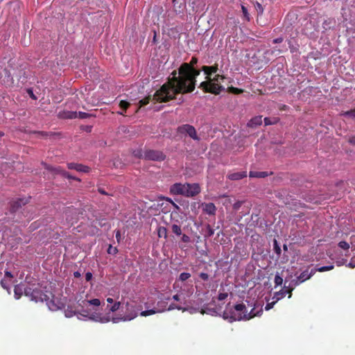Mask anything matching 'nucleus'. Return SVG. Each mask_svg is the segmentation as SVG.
Instances as JSON below:
<instances>
[{
	"label": "nucleus",
	"mask_w": 355,
	"mask_h": 355,
	"mask_svg": "<svg viewBox=\"0 0 355 355\" xmlns=\"http://www.w3.org/2000/svg\"><path fill=\"white\" fill-rule=\"evenodd\" d=\"M197 62V58H193L190 63H183L179 68L178 76L176 71H173L172 78L155 92L153 100L166 102L173 98L176 94L192 92L195 89L196 78L200 74V71L193 67Z\"/></svg>",
	"instance_id": "obj_1"
},
{
	"label": "nucleus",
	"mask_w": 355,
	"mask_h": 355,
	"mask_svg": "<svg viewBox=\"0 0 355 355\" xmlns=\"http://www.w3.org/2000/svg\"><path fill=\"white\" fill-rule=\"evenodd\" d=\"M202 71L207 75V80L200 83V87L205 92H211L214 94H218L221 91L225 90V87L221 85V82L225 79L224 76L216 75L214 78L210 76L218 71V65L204 66Z\"/></svg>",
	"instance_id": "obj_2"
},
{
	"label": "nucleus",
	"mask_w": 355,
	"mask_h": 355,
	"mask_svg": "<svg viewBox=\"0 0 355 355\" xmlns=\"http://www.w3.org/2000/svg\"><path fill=\"white\" fill-rule=\"evenodd\" d=\"M24 295L30 297L31 300L37 302H48L49 296L44 293L41 288L40 284L37 282H28L24 288Z\"/></svg>",
	"instance_id": "obj_3"
},
{
	"label": "nucleus",
	"mask_w": 355,
	"mask_h": 355,
	"mask_svg": "<svg viewBox=\"0 0 355 355\" xmlns=\"http://www.w3.org/2000/svg\"><path fill=\"white\" fill-rule=\"evenodd\" d=\"M263 310L261 309L259 311L254 312V308L252 309L249 313L248 311L244 314L236 313L234 311H224L223 316L224 319L229 320L230 322L240 321V320H249L255 316L259 315Z\"/></svg>",
	"instance_id": "obj_4"
},
{
	"label": "nucleus",
	"mask_w": 355,
	"mask_h": 355,
	"mask_svg": "<svg viewBox=\"0 0 355 355\" xmlns=\"http://www.w3.org/2000/svg\"><path fill=\"white\" fill-rule=\"evenodd\" d=\"M141 309V307H138L136 304L131 302H126L125 311L124 315L121 318L123 321L131 320L135 318L138 315V311Z\"/></svg>",
	"instance_id": "obj_5"
},
{
	"label": "nucleus",
	"mask_w": 355,
	"mask_h": 355,
	"mask_svg": "<svg viewBox=\"0 0 355 355\" xmlns=\"http://www.w3.org/2000/svg\"><path fill=\"white\" fill-rule=\"evenodd\" d=\"M79 210L77 208L68 207L64 210V215L69 224L76 223L78 219Z\"/></svg>",
	"instance_id": "obj_6"
},
{
	"label": "nucleus",
	"mask_w": 355,
	"mask_h": 355,
	"mask_svg": "<svg viewBox=\"0 0 355 355\" xmlns=\"http://www.w3.org/2000/svg\"><path fill=\"white\" fill-rule=\"evenodd\" d=\"M178 131L180 133L189 136L190 138L195 141H200V137L198 135L196 129L193 126L186 124L179 127Z\"/></svg>",
	"instance_id": "obj_7"
},
{
	"label": "nucleus",
	"mask_w": 355,
	"mask_h": 355,
	"mask_svg": "<svg viewBox=\"0 0 355 355\" xmlns=\"http://www.w3.org/2000/svg\"><path fill=\"white\" fill-rule=\"evenodd\" d=\"M200 192V187L198 184H186L184 196L193 197Z\"/></svg>",
	"instance_id": "obj_8"
},
{
	"label": "nucleus",
	"mask_w": 355,
	"mask_h": 355,
	"mask_svg": "<svg viewBox=\"0 0 355 355\" xmlns=\"http://www.w3.org/2000/svg\"><path fill=\"white\" fill-rule=\"evenodd\" d=\"M45 167L49 171H53L55 173H60L63 177H65V178H67L68 179H71V180H77V181H80V180L79 178H75V177L72 176L68 172L62 170L60 167H53V166H50L46 165V164H45Z\"/></svg>",
	"instance_id": "obj_9"
},
{
	"label": "nucleus",
	"mask_w": 355,
	"mask_h": 355,
	"mask_svg": "<svg viewBox=\"0 0 355 355\" xmlns=\"http://www.w3.org/2000/svg\"><path fill=\"white\" fill-rule=\"evenodd\" d=\"M186 184L175 183L171 187L170 191L174 195L184 196Z\"/></svg>",
	"instance_id": "obj_10"
},
{
	"label": "nucleus",
	"mask_w": 355,
	"mask_h": 355,
	"mask_svg": "<svg viewBox=\"0 0 355 355\" xmlns=\"http://www.w3.org/2000/svg\"><path fill=\"white\" fill-rule=\"evenodd\" d=\"M317 270L315 268H312L311 270H309V268L304 270L299 276V279L302 281L303 283L306 280L309 279L312 276L315 275Z\"/></svg>",
	"instance_id": "obj_11"
},
{
	"label": "nucleus",
	"mask_w": 355,
	"mask_h": 355,
	"mask_svg": "<svg viewBox=\"0 0 355 355\" xmlns=\"http://www.w3.org/2000/svg\"><path fill=\"white\" fill-rule=\"evenodd\" d=\"M28 202V199L19 198L15 201H12L10 203V211L12 212L16 211L21 205H25Z\"/></svg>",
	"instance_id": "obj_12"
},
{
	"label": "nucleus",
	"mask_w": 355,
	"mask_h": 355,
	"mask_svg": "<svg viewBox=\"0 0 355 355\" xmlns=\"http://www.w3.org/2000/svg\"><path fill=\"white\" fill-rule=\"evenodd\" d=\"M203 211L209 215H215L216 207L212 202L205 203L202 205Z\"/></svg>",
	"instance_id": "obj_13"
},
{
	"label": "nucleus",
	"mask_w": 355,
	"mask_h": 355,
	"mask_svg": "<svg viewBox=\"0 0 355 355\" xmlns=\"http://www.w3.org/2000/svg\"><path fill=\"white\" fill-rule=\"evenodd\" d=\"M225 311H234L236 313L244 314L246 312L247 309H246L245 305L243 303H241V304H237L234 305V309H230L229 310L227 308Z\"/></svg>",
	"instance_id": "obj_14"
},
{
	"label": "nucleus",
	"mask_w": 355,
	"mask_h": 355,
	"mask_svg": "<svg viewBox=\"0 0 355 355\" xmlns=\"http://www.w3.org/2000/svg\"><path fill=\"white\" fill-rule=\"evenodd\" d=\"M272 174V172L268 173L267 171L258 172V171H250V173H249V176L250 178H263L268 177Z\"/></svg>",
	"instance_id": "obj_15"
},
{
	"label": "nucleus",
	"mask_w": 355,
	"mask_h": 355,
	"mask_svg": "<svg viewBox=\"0 0 355 355\" xmlns=\"http://www.w3.org/2000/svg\"><path fill=\"white\" fill-rule=\"evenodd\" d=\"M245 177H247L246 171L233 173L228 175V178L231 180H239Z\"/></svg>",
	"instance_id": "obj_16"
},
{
	"label": "nucleus",
	"mask_w": 355,
	"mask_h": 355,
	"mask_svg": "<svg viewBox=\"0 0 355 355\" xmlns=\"http://www.w3.org/2000/svg\"><path fill=\"white\" fill-rule=\"evenodd\" d=\"M89 319L92 320H94L95 322H100L101 323H105V322H107L110 321L109 318L103 317L101 315L97 314V313H92L89 316Z\"/></svg>",
	"instance_id": "obj_17"
},
{
	"label": "nucleus",
	"mask_w": 355,
	"mask_h": 355,
	"mask_svg": "<svg viewBox=\"0 0 355 355\" xmlns=\"http://www.w3.org/2000/svg\"><path fill=\"white\" fill-rule=\"evenodd\" d=\"M165 311V306L162 309H152L149 310L143 311L140 313V315L144 317L153 315L156 313H160Z\"/></svg>",
	"instance_id": "obj_18"
},
{
	"label": "nucleus",
	"mask_w": 355,
	"mask_h": 355,
	"mask_svg": "<svg viewBox=\"0 0 355 355\" xmlns=\"http://www.w3.org/2000/svg\"><path fill=\"white\" fill-rule=\"evenodd\" d=\"M262 123V116H257L253 117L248 123V126L254 128Z\"/></svg>",
	"instance_id": "obj_19"
},
{
	"label": "nucleus",
	"mask_w": 355,
	"mask_h": 355,
	"mask_svg": "<svg viewBox=\"0 0 355 355\" xmlns=\"http://www.w3.org/2000/svg\"><path fill=\"white\" fill-rule=\"evenodd\" d=\"M26 286L22 284H18L15 286L14 293L16 299H19L23 293H24V288Z\"/></svg>",
	"instance_id": "obj_20"
},
{
	"label": "nucleus",
	"mask_w": 355,
	"mask_h": 355,
	"mask_svg": "<svg viewBox=\"0 0 355 355\" xmlns=\"http://www.w3.org/2000/svg\"><path fill=\"white\" fill-rule=\"evenodd\" d=\"M285 295H286V292L284 291V290L282 289V290H281V291H279L278 292H276L274 294L272 300H275V302H278L279 300L283 298Z\"/></svg>",
	"instance_id": "obj_21"
},
{
	"label": "nucleus",
	"mask_w": 355,
	"mask_h": 355,
	"mask_svg": "<svg viewBox=\"0 0 355 355\" xmlns=\"http://www.w3.org/2000/svg\"><path fill=\"white\" fill-rule=\"evenodd\" d=\"M278 121H279V118H277V117H274V118L266 117L264 119V123H265L266 125L276 124Z\"/></svg>",
	"instance_id": "obj_22"
},
{
	"label": "nucleus",
	"mask_w": 355,
	"mask_h": 355,
	"mask_svg": "<svg viewBox=\"0 0 355 355\" xmlns=\"http://www.w3.org/2000/svg\"><path fill=\"white\" fill-rule=\"evenodd\" d=\"M62 117L66 118V119H73L77 117V112H64L63 114L61 115Z\"/></svg>",
	"instance_id": "obj_23"
},
{
	"label": "nucleus",
	"mask_w": 355,
	"mask_h": 355,
	"mask_svg": "<svg viewBox=\"0 0 355 355\" xmlns=\"http://www.w3.org/2000/svg\"><path fill=\"white\" fill-rule=\"evenodd\" d=\"M171 230L173 233L177 236H180L182 234L181 227L177 224H173L171 225Z\"/></svg>",
	"instance_id": "obj_24"
},
{
	"label": "nucleus",
	"mask_w": 355,
	"mask_h": 355,
	"mask_svg": "<svg viewBox=\"0 0 355 355\" xmlns=\"http://www.w3.org/2000/svg\"><path fill=\"white\" fill-rule=\"evenodd\" d=\"M158 236L159 237H167V229L165 227H159L157 230Z\"/></svg>",
	"instance_id": "obj_25"
},
{
	"label": "nucleus",
	"mask_w": 355,
	"mask_h": 355,
	"mask_svg": "<svg viewBox=\"0 0 355 355\" xmlns=\"http://www.w3.org/2000/svg\"><path fill=\"white\" fill-rule=\"evenodd\" d=\"M214 234V230L211 227L210 225H207L205 228V237H211Z\"/></svg>",
	"instance_id": "obj_26"
},
{
	"label": "nucleus",
	"mask_w": 355,
	"mask_h": 355,
	"mask_svg": "<svg viewBox=\"0 0 355 355\" xmlns=\"http://www.w3.org/2000/svg\"><path fill=\"white\" fill-rule=\"evenodd\" d=\"M89 170H90L89 167L83 165V164H78V166H77L76 171H79V172H83V173H89Z\"/></svg>",
	"instance_id": "obj_27"
},
{
	"label": "nucleus",
	"mask_w": 355,
	"mask_h": 355,
	"mask_svg": "<svg viewBox=\"0 0 355 355\" xmlns=\"http://www.w3.org/2000/svg\"><path fill=\"white\" fill-rule=\"evenodd\" d=\"M273 250H274L275 252L277 254V255L278 257H279L281 254L282 250H281V248L279 245L276 239H274V241H273Z\"/></svg>",
	"instance_id": "obj_28"
},
{
	"label": "nucleus",
	"mask_w": 355,
	"mask_h": 355,
	"mask_svg": "<svg viewBox=\"0 0 355 355\" xmlns=\"http://www.w3.org/2000/svg\"><path fill=\"white\" fill-rule=\"evenodd\" d=\"M241 10L243 15V17L245 19V20L249 21L250 20V15L248 9L243 5H241Z\"/></svg>",
	"instance_id": "obj_29"
},
{
	"label": "nucleus",
	"mask_w": 355,
	"mask_h": 355,
	"mask_svg": "<svg viewBox=\"0 0 355 355\" xmlns=\"http://www.w3.org/2000/svg\"><path fill=\"white\" fill-rule=\"evenodd\" d=\"M302 283V281L297 277V279L292 280L291 283L288 284V286L295 289L296 286H299Z\"/></svg>",
	"instance_id": "obj_30"
},
{
	"label": "nucleus",
	"mask_w": 355,
	"mask_h": 355,
	"mask_svg": "<svg viewBox=\"0 0 355 355\" xmlns=\"http://www.w3.org/2000/svg\"><path fill=\"white\" fill-rule=\"evenodd\" d=\"M191 274L189 272H182L179 276V279L181 282H184L187 280L189 278H190Z\"/></svg>",
	"instance_id": "obj_31"
},
{
	"label": "nucleus",
	"mask_w": 355,
	"mask_h": 355,
	"mask_svg": "<svg viewBox=\"0 0 355 355\" xmlns=\"http://www.w3.org/2000/svg\"><path fill=\"white\" fill-rule=\"evenodd\" d=\"M274 282H275V287L277 286H281L283 283V279L278 274H277V275H275Z\"/></svg>",
	"instance_id": "obj_32"
},
{
	"label": "nucleus",
	"mask_w": 355,
	"mask_h": 355,
	"mask_svg": "<svg viewBox=\"0 0 355 355\" xmlns=\"http://www.w3.org/2000/svg\"><path fill=\"white\" fill-rule=\"evenodd\" d=\"M338 246L340 248H342L343 250H347L349 248V244L347 242L345 241H340L338 243Z\"/></svg>",
	"instance_id": "obj_33"
},
{
	"label": "nucleus",
	"mask_w": 355,
	"mask_h": 355,
	"mask_svg": "<svg viewBox=\"0 0 355 355\" xmlns=\"http://www.w3.org/2000/svg\"><path fill=\"white\" fill-rule=\"evenodd\" d=\"M286 282H287V281L286 280L285 281V285H284V288H286V289L284 290V291L286 292V294L288 293V298H291V296H292V292H293V291L294 289H293V288H291L289 286H286Z\"/></svg>",
	"instance_id": "obj_34"
},
{
	"label": "nucleus",
	"mask_w": 355,
	"mask_h": 355,
	"mask_svg": "<svg viewBox=\"0 0 355 355\" xmlns=\"http://www.w3.org/2000/svg\"><path fill=\"white\" fill-rule=\"evenodd\" d=\"M87 303L90 305L98 306L101 305V301L98 299H92L87 301Z\"/></svg>",
	"instance_id": "obj_35"
},
{
	"label": "nucleus",
	"mask_w": 355,
	"mask_h": 355,
	"mask_svg": "<svg viewBox=\"0 0 355 355\" xmlns=\"http://www.w3.org/2000/svg\"><path fill=\"white\" fill-rule=\"evenodd\" d=\"M244 203V201H242V200H238L236 201L234 205H233V209L234 211H238L241 207L242 206V205Z\"/></svg>",
	"instance_id": "obj_36"
},
{
	"label": "nucleus",
	"mask_w": 355,
	"mask_h": 355,
	"mask_svg": "<svg viewBox=\"0 0 355 355\" xmlns=\"http://www.w3.org/2000/svg\"><path fill=\"white\" fill-rule=\"evenodd\" d=\"M120 306H121V302H116L110 307V310L112 312H115L119 309Z\"/></svg>",
	"instance_id": "obj_37"
},
{
	"label": "nucleus",
	"mask_w": 355,
	"mask_h": 355,
	"mask_svg": "<svg viewBox=\"0 0 355 355\" xmlns=\"http://www.w3.org/2000/svg\"><path fill=\"white\" fill-rule=\"evenodd\" d=\"M10 282H9V280H7L6 279H3L1 282V284L3 288L8 290L10 287Z\"/></svg>",
	"instance_id": "obj_38"
},
{
	"label": "nucleus",
	"mask_w": 355,
	"mask_h": 355,
	"mask_svg": "<svg viewBox=\"0 0 355 355\" xmlns=\"http://www.w3.org/2000/svg\"><path fill=\"white\" fill-rule=\"evenodd\" d=\"M333 268H334V266L330 265V266H327L320 267L316 270H317V271H319V272H325V271L331 270Z\"/></svg>",
	"instance_id": "obj_39"
},
{
	"label": "nucleus",
	"mask_w": 355,
	"mask_h": 355,
	"mask_svg": "<svg viewBox=\"0 0 355 355\" xmlns=\"http://www.w3.org/2000/svg\"><path fill=\"white\" fill-rule=\"evenodd\" d=\"M228 90L230 92L234 93V94H241L243 92V90L236 87H230L228 88Z\"/></svg>",
	"instance_id": "obj_40"
},
{
	"label": "nucleus",
	"mask_w": 355,
	"mask_h": 355,
	"mask_svg": "<svg viewBox=\"0 0 355 355\" xmlns=\"http://www.w3.org/2000/svg\"><path fill=\"white\" fill-rule=\"evenodd\" d=\"M119 106L121 108L125 110L129 106V103L125 101H121L119 103Z\"/></svg>",
	"instance_id": "obj_41"
},
{
	"label": "nucleus",
	"mask_w": 355,
	"mask_h": 355,
	"mask_svg": "<svg viewBox=\"0 0 355 355\" xmlns=\"http://www.w3.org/2000/svg\"><path fill=\"white\" fill-rule=\"evenodd\" d=\"M165 306V310H166V306H167V303L164 302V301H161V302H158L157 304V306L155 307V309H162L164 308Z\"/></svg>",
	"instance_id": "obj_42"
},
{
	"label": "nucleus",
	"mask_w": 355,
	"mask_h": 355,
	"mask_svg": "<svg viewBox=\"0 0 355 355\" xmlns=\"http://www.w3.org/2000/svg\"><path fill=\"white\" fill-rule=\"evenodd\" d=\"M254 7H255V9L260 13V14H262L263 12V8L261 6V3H259V2H256L255 5H254Z\"/></svg>",
	"instance_id": "obj_43"
},
{
	"label": "nucleus",
	"mask_w": 355,
	"mask_h": 355,
	"mask_svg": "<svg viewBox=\"0 0 355 355\" xmlns=\"http://www.w3.org/2000/svg\"><path fill=\"white\" fill-rule=\"evenodd\" d=\"M118 252V250L116 248H113L111 245L109 246L108 249H107V253L108 254H116Z\"/></svg>",
	"instance_id": "obj_44"
},
{
	"label": "nucleus",
	"mask_w": 355,
	"mask_h": 355,
	"mask_svg": "<svg viewBox=\"0 0 355 355\" xmlns=\"http://www.w3.org/2000/svg\"><path fill=\"white\" fill-rule=\"evenodd\" d=\"M228 296V294L227 293H220L218 296V300L219 301H223L225 300Z\"/></svg>",
	"instance_id": "obj_45"
},
{
	"label": "nucleus",
	"mask_w": 355,
	"mask_h": 355,
	"mask_svg": "<svg viewBox=\"0 0 355 355\" xmlns=\"http://www.w3.org/2000/svg\"><path fill=\"white\" fill-rule=\"evenodd\" d=\"M277 302H275V300H273V301L272 302H269L268 303L266 306H265V309L266 311H268L270 309H271L272 308H273L274 305L277 303Z\"/></svg>",
	"instance_id": "obj_46"
},
{
	"label": "nucleus",
	"mask_w": 355,
	"mask_h": 355,
	"mask_svg": "<svg viewBox=\"0 0 355 355\" xmlns=\"http://www.w3.org/2000/svg\"><path fill=\"white\" fill-rule=\"evenodd\" d=\"M199 277L203 280V281H207L209 279V275L205 272H200L199 274Z\"/></svg>",
	"instance_id": "obj_47"
},
{
	"label": "nucleus",
	"mask_w": 355,
	"mask_h": 355,
	"mask_svg": "<svg viewBox=\"0 0 355 355\" xmlns=\"http://www.w3.org/2000/svg\"><path fill=\"white\" fill-rule=\"evenodd\" d=\"M165 157H159V156H157V157H144V158H148V159H152V160H155V161H162V160H164V158Z\"/></svg>",
	"instance_id": "obj_48"
},
{
	"label": "nucleus",
	"mask_w": 355,
	"mask_h": 355,
	"mask_svg": "<svg viewBox=\"0 0 355 355\" xmlns=\"http://www.w3.org/2000/svg\"><path fill=\"white\" fill-rule=\"evenodd\" d=\"M178 309V310H182V309L181 306H178V305H176V304H171V305L168 306V308L167 309V310H173V309Z\"/></svg>",
	"instance_id": "obj_49"
},
{
	"label": "nucleus",
	"mask_w": 355,
	"mask_h": 355,
	"mask_svg": "<svg viewBox=\"0 0 355 355\" xmlns=\"http://www.w3.org/2000/svg\"><path fill=\"white\" fill-rule=\"evenodd\" d=\"M344 114L345 116H351V117H355V110L346 112H345Z\"/></svg>",
	"instance_id": "obj_50"
},
{
	"label": "nucleus",
	"mask_w": 355,
	"mask_h": 355,
	"mask_svg": "<svg viewBox=\"0 0 355 355\" xmlns=\"http://www.w3.org/2000/svg\"><path fill=\"white\" fill-rule=\"evenodd\" d=\"M12 277H13V276H12V273L10 272L6 271V272H5V278L4 279L8 278L9 282H10L11 279H12Z\"/></svg>",
	"instance_id": "obj_51"
},
{
	"label": "nucleus",
	"mask_w": 355,
	"mask_h": 355,
	"mask_svg": "<svg viewBox=\"0 0 355 355\" xmlns=\"http://www.w3.org/2000/svg\"><path fill=\"white\" fill-rule=\"evenodd\" d=\"M67 166H68V168H69V169H74V170H76V168H77V166H78V164H76V163H69V164H67Z\"/></svg>",
	"instance_id": "obj_52"
},
{
	"label": "nucleus",
	"mask_w": 355,
	"mask_h": 355,
	"mask_svg": "<svg viewBox=\"0 0 355 355\" xmlns=\"http://www.w3.org/2000/svg\"><path fill=\"white\" fill-rule=\"evenodd\" d=\"M182 241L184 243H189L190 241V238L187 234H183L182 236Z\"/></svg>",
	"instance_id": "obj_53"
},
{
	"label": "nucleus",
	"mask_w": 355,
	"mask_h": 355,
	"mask_svg": "<svg viewBox=\"0 0 355 355\" xmlns=\"http://www.w3.org/2000/svg\"><path fill=\"white\" fill-rule=\"evenodd\" d=\"M92 279V273L90 272H87L85 274V279L87 282H89Z\"/></svg>",
	"instance_id": "obj_54"
},
{
	"label": "nucleus",
	"mask_w": 355,
	"mask_h": 355,
	"mask_svg": "<svg viewBox=\"0 0 355 355\" xmlns=\"http://www.w3.org/2000/svg\"><path fill=\"white\" fill-rule=\"evenodd\" d=\"M349 142L355 145V135L349 137Z\"/></svg>",
	"instance_id": "obj_55"
},
{
	"label": "nucleus",
	"mask_w": 355,
	"mask_h": 355,
	"mask_svg": "<svg viewBox=\"0 0 355 355\" xmlns=\"http://www.w3.org/2000/svg\"><path fill=\"white\" fill-rule=\"evenodd\" d=\"M283 41L282 37H278L273 40V43H281Z\"/></svg>",
	"instance_id": "obj_56"
},
{
	"label": "nucleus",
	"mask_w": 355,
	"mask_h": 355,
	"mask_svg": "<svg viewBox=\"0 0 355 355\" xmlns=\"http://www.w3.org/2000/svg\"><path fill=\"white\" fill-rule=\"evenodd\" d=\"M98 192H99L100 193H101V194H103V195H108V193H106V191H105L103 189H102V188H98Z\"/></svg>",
	"instance_id": "obj_57"
},
{
	"label": "nucleus",
	"mask_w": 355,
	"mask_h": 355,
	"mask_svg": "<svg viewBox=\"0 0 355 355\" xmlns=\"http://www.w3.org/2000/svg\"><path fill=\"white\" fill-rule=\"evenodd\" d=\"M141 105H145L148 103V101L147 99H143L140 101Z\"/></svg>",
	"instance_id": "obj_58"
},
{
	"label": "nucleus",
	"mask_w": 355,
	"mask_h": 355,
	"mask_svg": "<svg viewBox=\"0 0 355 355\" xmlns=\"http://www.w3.org/2000/svg\"><path fill=\"white\" fill-rule=\"evenodd\" d=\"M73 276L76 278H79L81 276V274H80V272L76 271V272H73Z\"/></svg>",
	"instance_id": "obj_59"
},
{
	"label": "nucleus",
	"mask_w": 355,
	"mask_h": 355,
	"mask_svg": "<svg viewBox=\"0 0 355 355\" xmlns=\"http://www.w3.org/2000/svg\"><path fill=\"white\" fill-rule=\"evenodd\" d=\"M120 238H121V232L119 230H118L116 232V239H117L118 241H119Z\"/></svg>",
	"instance_id": "obj_60"
},
{
	"label": "nucleus",
	"mask_w": 355,
	"mask_h": 355,
	"mask_svg": "<svg viewBox=\"0 0 355 355\" xmlns=\"http://www.w3.org/2000/svg\"><path fill=\"white\" fill-rule=\"evenodd\" d=\"M167 200H168V202H171V204H172V205H173L175 208H177V209H178V208H179V207H178V206L175 202H173V200H172L171 199L168 198V199H167Z\"/></svg>",
	"instance_id": "obj_61"
},
{
	"label": "nucleus",
	"mask_w": 355,
	"mask_h": 355,
	"mask_svg": "<svg viewBox=\"0 0 355 355\" xmlns=\"http://www.w3.org/2000/svg\"><path fill=\"white\" fill-rule=\"evenodd\" d=\"M173 299L174 300H175V301H179L180 300V297H179L178 295H173Z\"/></svg>",
	"instance_id": "obj_62"
},
{
	"label": "nucleus",
	"mask_w": 355,
	"mask_h": 355,
	"mask_svg": "<svg viewBox=\"0 0 355 355\" xmlns=\"http://www.w3.org/2000/svg\"><path fill=\"white\" fill-rule=\"evenodd\" d=\"M107 303L112 304V303H113L114 300L112 298L108 297V298H107Z\"/></svg>",
	"instance_id": "obj_63"
},
{
	"label": "nucleus",
	"mask_w": 355,
	"mask_h": 355,
	"mask_svg": "<svg viewBox=\"0 0 355 355\" xmlns=\"http://www.w3.org/2000/svg\"><path fill=\"white\" fill-rule=\"evenodd\" d=\"M283 248H284V250L285 251H287V250H288V247H287V245H286V244H284V245Z\"/></svg>",
	"instance_id": "obj_64"
}]
</instances>
